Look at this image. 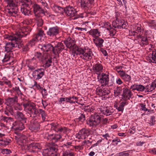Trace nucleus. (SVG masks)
Returning <instances> with one entry per match:
<instances>
[{"mask_svg":"<svg viewBox=\"0 0 156 156\" xmlns=\"http://www.w3.org/2000/svg\"><path fill=\"white\" fill-rule=\"evenodd\" d=\"M139 105L141 107V108L140 109L142 111H144V112H146L148 111V112H149L150 110L148 109L146 107V105L143 103H140Z\"/></svg>","mask_w":156,"mask_h":156,"instance_id":"nucleus-58","label":"nucleus"},{"mask_svg":"<svg viewBox=\"0 0 156 156\" xmlns=\"http://www.w3.org/2000/svg\"><path fill=\"white\" fill-rule=\"evenodd\" d=\"M33 8V12L36 16H40L44 8L35 2L33 3L31 6Z\"/></svg>","mask_w":156,"mask_h":156,"instance_id":"nucleus-14","label":"nucleus"},{"mask_svg":"<svg viewBox=\"0 0 156 156\" xmlns=\"http://www.w3.org/2000/svg\"><path fill=\"white\" fill-rule=\"evenodd\" d=\"M75 51H73V56L74 54L82 55L80 56L81 58L87 61H90L92 58L93 54L91 50L90 49H84L80 47H76L75 48Z\"/></svg>","mask_w":156,"mask_h":156,"instance_id":"nucleus-2","label":"nucleus"},{"mask_svg":"<svg viewBox=\"0 0 156 156\" xmlns=\"http://www.w3.org/2000/svg\"><path fill=\"white\" fill-rule=\"evenodd\" d=\"M93 41L98 47L101 48L103 47V44L104 42V40L99 37L93 38Z\"/></svg>","mask_w":156,"mask_h":156,"instance_id":"nucleus-31","label":"nucleus"},{"mask_svg":"<svg viewBox=\"0 0 156 156\" xmlns=\"http://www.w3.org/2000/svg\"><path fill=\"white\" fill-rule=\"evenodd\" d=\"M21 6H31L33 3L31 0H21Z\"/></svg>","mask_w":156,"mask_h":156,"instance_id":"nucleus-44","label":"nucleus"},{"mask_svg":"<svg viewBox=\"0 0 156 156\" xmlns=\"http://www.w3.org/2000/svg\"><path fill=\"white\" fill-rule=\"evenodd\" d=\"M145 89H146V87H145L142 85L137 84V90L138 91H143Z\"/></svg>","mask_w":156,"mask_h":156,"instance_id":"nucleus-61","label":"nucleus"},{"mask_svg":"<svg viewBox=\"0 0 156 156\" xmlns=\"http://www.w3.org/2000/svg\"><path fill=\"white\" fill-rule=\"evenodd\" d=\"M133 94L130 90L126 86L123 88V92L122 95V99L126 101L127 100H130L132 98Z\"/></svg>","mask_w":156,"mask_h":156,"instance_id":"nucleus-16","label":"nucleus"},{"mask_svg":"<svg viewBox=\"0 0 156 156\" xmlns=\"http://www.w3.org/2000/svg\"><path fill=\"white\" fill-rule=\"evenodd\" d=\"M67 129V128L66 127H62L59 126L58 129V132L64 133L66 132Z\"/></svg>","mask_w":156,"mask_h":156,"instance_id":"nucleus-59","label":"nucleus"},{"mask_svg":"<svg viewBox=\"0 0 156 156\" xmlns=\"http://www.w3.org/2000/svg\"><path fill=\"white\" fill-rule=\"evenodd\" d=\"M60 28L57 26H55L49 28L47 32V34L48 37H56L60 33Z\"/></svg>","mask_w":156,"mask_h":156,"instance_id":"nucleus-12","label":"nucleus"},{"mask_svg":"<svg viewBox=\"0 0 156 156\" xmlns=\"http://www.w3.org/2000/svg\"><path fill=\"white\" fill-rule=\"evenodd\" d=\"M76 97L74 96H73L72 97H66L65 98V100L66 102H69L71 104H74L75 103V102H74V101L72 100V99H76Z\"/></svg>","mask_w":156,"mask_h":156,"instance_id":"nucleus-51","label":"nucleus"},{"mask_svg":"<svg viewBox=\"0 0 156 156\" xmlns=\"http://www.w3.org/2000/svg\"><path fill=\"white\" fill-rule=\"evenodd\" d=\"M112 26L114 28L118 29H127L128 24L123 20H119L117 18L112 23Z\"/></svg>","mask_w":156,"mask_h":156,"instance_id":"nucleus-8","label":"nucleus"},{"mask_svg":"<svg viewBox=\"0 0 156 156\" xmlns=\"http://www.w3.org/2000/svg\"><path fill=\"white\" fill-rule=\"evenodd\" d=\"M4 78L5 79V80L3 79V78L2 79L4 80L3 82H4L5 84L7 85L9 87L11 88L12 87V84L11 81L8 80L7 79H5V77H4Z\"/></svg>","mask_w":156,"mask_h":156,"instance_id":"nucleus-57","label":"nucleus"},{"mask_svg":"<svg viewBox=\"0 0 156 156\" xmlns=\"http://www.w3.org/2000/svg\"><path fill=\"white\" fill-rule=\"evenodd\" d=\"M156 53L155 51H153L152 54V57L150 59L151 62L154 63H156Z\"/></svg>","mask_w":156,"mask_h":156,"instance_id":"nucleus-55","label":"nucleus"},{"mask_svg":"<svg viewBox=\"0 0 156 156\" xmlns=\"http://www.w3.org/2000/svg\"><path fill=\"white\" fill-rule=\"evenodd\" d=\"M33 87H35L38 90H42L43 88L41 87L39 84H38L36 81H34V84Z\"/></svg>","mask_w":156,"mask_h":156,"instance_id":"nucleus-60","label":"nucleus"},{"mask_svg":"<svg viewBox=\"0 0 156 156\" xmlns=\"http://www.w3.org/2000/svg\"><path fill=\"white\" fill-rule=\"evenodd\" d=\"M94 0H81V6L83 9H87L92 7Z\"/></svg>","mask_w":156,"mask_h":156,"instance_id":"nucleus-27","label":"nucleus"},{"mask_svg":"<svg viewBox=\"0 0 156 156\" xmlns=\"http://www.w3.org/2000/svg\"><path fill=\"white\" fill-rule=\"evenodd\" d=\"M103 66L102 64L98 62L94 64L92 67L93 72L98 75H100L103 72Z\"/></svg>","mask_w":156,"mask_h":156,"instance_id":"nucleus-21","label":"nucleus"},{"mask_svg":"<svg viewBox=\"0 0 156 156\" xmlns=\"http://www.w3.org/2000/svg\"><path fill=\"white\" fill-rule=\"evenodd\" d=\"M40 122L36 120L31 122L29 126V129L32 131H37L40 129Z\"/></svg>","mask_w":156,"mask_h":156,"instance_id":"nucleus-26","label":"nucleus"},{"mask_svg":"<svg viewBox=\"0 0 156 156\" xmlns=\"http://www.w3.org/2000/svg\"><path fill=\"white\" fill-rule=\"evenodd\" d=\"M98 81L101 84V86H106L108 84L109 81V76L104 73H102L101 76H98Z\"/></svg>","mask_w":156,"mask_h":156,"instance_id":"nucleus-19","label":"nucleus"},{"mask_svg":"<svg viewBox=\"0 0 156 156\" xmlns=\"http://www.w3.org/2000/svg\"><path fill=\"white\" fill-rule=\"evenodd\" d=\"M128 104V102L125 101V102H122L120 103V105L119 106L117 105L115 107H116V109L118 112H121L122 113L124 110V107L125 105H127Z\"/></svg>","mask_w":156,"mask_h":156,"instance_id":"nucleus-39","label":"nucleus"},{"mask_svg":"<svg viewBox=\"0 0 156 156\" xmlns=\"http://www.w3.org/2000/svg\"><path fill=\"white\" fill-rule=\"evenodd\" d=\"M80 114V115L76 119L78 120L79 121L83 122L86 120L85 115L83 113H81Z\"/></svg>","mask_w":156,"mask_h":156,"instance_id":"nucleus-52","label":"nucleus"},{"mask_svg":"<svg viewBox=\"0 0 156 156\" xmlns=\"http://www.w3.org/2000/svg\"><path fill=\"white\" fill-rule=\"evenodd\" d=\"M7 4L6 11L11 16L16 17L18 14L19 9L17 5L18 0H6Z\"/></svg>","mask_w":156,"mask_h":156,"instance_id":"nucleus-3","label":"nucleus"},{"mask_svg":"<svg viewBox=\"0 0 156 156\" xmlns=\"http://www.w3.org/2000/svg\"><path fill=\"white\" fill-rule=\"evenodd\" d=\"M5 114L8 116L10 115H13V109L12 106L9 105H6L4 111Z\"/></svg>","mask_w":156,"mask_h":156,"instance_id":"nucleus-35","label":"nucleus"},{"mask_svg":"<svg viewBox=\"0 0 156 156\" xmlns=\"http://www.w3.org/2000/svg\"><path fill=\"white\" fill-rule=\"evenodd\" d=\"M15 139L17 140V144L22 147L27 146L28 144L26 141L27 139V136L23 135L20 136H16Z\"/></svg>","mask_w":156,"mask_h":156,"instance_id":"nucleus-18","label":"nucleus"},{"mask_svg":"<svg viewBox=\"0 0 156 156\" xmlns=\"http://www.w3.org/2000/svg\"><path fill=\"white\" fill-rule=\"evenodd\" d=\"M51 43L53 44V48L52 49V51L55 55L60 53L62 51L65 49L63 44L61 42H58L54 41L52 42Z\"/></svg>","mask_w":156,"mask_h":156,"instance_id":"nucleus-9","label":"nucleus"},{"mask_svg":"<svg viewBox=\"0 0 156 156\" xmlns=\"http://www.w3.org/2000/svg\"><path fill=\"white\" fill-rule=\"evenodd\" d=\"M123 90L122 86H117L114 90V95L115 97L120 95Z\"/></svg>","mask_w":156,"mask_h":156,"instance_id":"nucleus-38","label":"nucleus"},{"mask_svg":"<svg viewBox=\"0 0 156 156\" xmlns=\"http://www.w3.org/2000/svg\"><path fill=\"white\" fill-rule=\"evenodd\" d=\"M135 28V32L136 34L135 35L138 38L139 36H140V35H142L143 34L144 32L143 30L142 29L141 26L140 27H137L136 28Z\"/></svg>","mask_w":156,"mask_h":156,"instance_id":"nucleus-41","label":"nucleus"},{"mask_svg":"<svg viewBox=\"0 0 156 156\" xmlns=\"http://www.w3.org/2000/svg\"><path fill=\"white\" fill-rule=\"evenodd\" d=\"M72 143L71 142L67 141L65 142L64 144H63V146L66 147L67 148H69L70 146H72Z\"/></svg>","mask_w":156,"mask_h":156,"instance_id":"nucleus-62","label":"nucleus"},{"mask_svg":"<svg viewBox=\"0 0 156 156\" xmlns=\"http://www.w3.org/2000/svg\"><path fill=\"white\" fill-rule=\"evenodd\" d=\"M0 144L2 145H8L11 142V140L8 137L4 138L0 140Z\"/></svg>","mask_w":156,"mask_h":156,"instance_id":"nucleus-43","label":"nucleus"},{"mask_svg":"<svg viewBox=\"0 0 156 156\" xmlns=\"http://www.w3.org/2000/svg\"><path fill=\"white\" fill-rule=\"evenodd\" d=\"M63 42L67 48L72 49L73 54V51H76L75 48L76 47H78L76 44V41L75 39L70 37L66 39Z\"/></svg>","mask_w":156,"mask_h":156,"instance_id":"nucleus-7","label":"nucleus"},{"mask_svg":"<svg viewBox=\"0 0 156 156\" xmlns=\"http://www.w3.org/2000/svg\"><path fill=\"white\" fill-rule=\"evenodd\" d=\"M146 86V89L147 92H151L154 90L156 87V80H154L153 82L151 85Z\"/></svg>","mask_w":156,"mask_h":156,"instance_id":"nucleus-40","label":"nucleus"},{"mask_svg":"<svg viewBox=\"0 0 156 156\" xmlns=\"http://www.w3.org/2000/svg\"><path fill=\"white\" fill-rule=\"evenodd\" d=\"M17 43L18 44H17V46H17V47L21 49L22 51L26 52L29 50L30 48L28 47V44H27L25 45H23V42L21 39L18 42H17Z\"/></svg>","mask_w":156,"mask_h":156,"instance_id":"nucleus-33","label":"nucleus"},{"mask_svg":"<svg viewBox=\"0 0 156 156\" xmlns=\"http://www.w3.org/2000/svg\"><path fill=\"white\" fill-rule=\"evenodd\" d=\"M107 25L108 26V27L107 28L108 30H109L110 35L111 36H114L116 33V30L112 27L111 25L109 23H107Z\"/></svg>","mask_w":156,"mask_h":156,"instance_id":"nucleus-42","label":"nucleus"},{"mask_svg":"<svg viewBox=\"0 0 156 156\" xmlns=\"http://www.w3.org/2000/svg\"><path fill=\"white\" fill-rule=\"evenodd\" d=\"M41 52V50L39 49V51H37L35 53V56L39 61H43L44 59L48 58L49 54L48 53L42 52V54Z\"/></svg>","mask_w":156,"mask_h":156,"instance_id":"nucleus-25","label":"nucleus"},{"mask_svg":"<svg viewBox=\"0 0 156 156\" xmlns=\"http://www.w3.org/2000/svg\"><path fill=\"white\" fill-rule=\"evenodd\" d=\"M61 138L62 136L60 134L54 133L49 134L46 137L47 140L51 142L48 143L51 156L59 155L57 148L58 146L55 143L59 141Z\"/></svg>","mask_w":156,"mask_h":156,"instance_id":"nucleus-1","label":"nucleus"},{"mask_svg":"<svg viewBox=\"0 0 156 156\" xmlns=\"http://www.w3.org/2000/svg\"><path fill=\"white\" fill-rule=\"evenodd\" d=\"M99 109L101 113L106 116L110 115L113 112V110L108 107H102L99 108Z\"/></svg>","mask_w":156,"mask_h":156,"instance_id":"nucleus-30","label":"nucleus"},{"mask_svg":"<svg viewBox=\"0 0 156 156\" xmlns=\"http://www.w3.org/2000/svg\"><path fill=\"white\" fill-rule=\"evenodd\" d=\"M65 13L67 16H69L73 20H76L83 17L82 14H78L76 11L72 6L69 5L66 7Z\"/></svg>","mask_w":156,"mask_h":156,"instance_id":"nucleus-6","label":"nucleus"},{"mask_svg":"<svg viewBox=\"0 0 156 156\" xmlns=\"http://www.w3.org/2000/svg\"><path fill=\"white\" fill-rule=\"evenodd\" d=\"M23 123V122H20L18 125H17V126L16 128V129L20 130H22L24 129L25 126Z\"/></svg>","mask_w":156,"mask_h":156,"instance_id":"nucleus-54","label":"nucleus"},{"mask_svg":"<svg viewBox=\"0 0 156 156\" xmlns=\"http://www.w3.org/2000/svg\"><path fill=\"white\" fill-rule=\"evenodd\" d=\"M27 149L31 152H35L38 151V150L42 148L41 146L39 143L31 144L27 146Z\"/></svg>","mask_w":156,"mask_h":156,"instance_id":"nucleus-24","label":"nucleus"},{"mask_svg":"<svg viewBox=\"0 0 156 156\" xmlns=\"http://www.w3.org/2000/svg\"><path fill=\"white\" fill-rule=\"evenodd\" d=\"M44 16H47L48 17H50L51 18H52L54 16V15L51 14L50 13H49L46 10H45V9H44L41 15L40 16L43 17Z\"/></svg>","mask_w":156,"mask_h":156,"instance_id":"nucleus-49","label":"nucleus"},{"mask_svg":"<svg viewBox=\"0 0 156 156\" xmlns=\"http://www.w3.org/2000/svg\"><path fill=\"white\" fill-rule=\"evenodd\" d=\"M52 58L50 57L49 55L48 56V58L44 59L45 60V63L44 64L45 68H48L51 65V64L52 63Z\"/></svg>","mask_w":156,"mask_h":156,"instance_id":"nucleus-45","label":"nucleus"},{"mask_svg":"<svg viewBox=\"0 0 156 156\" xmlns=\"http://www.w3.org/2000/svg\"><path fill=\"white\" fill-rule=\"evenodd\" d=\"M90 132L89 129L83 128L76 134V137L79 139H85L90 135Z\"/></svg>","mask_w":156,"mask_h":156,"instance_id":"nucleus-11","label":"nucleus"},{"mask_svg":"<svg viewBox=\"0 0 156 156\" xmlns=\"http://www.w3.org/2000/svg\"><path fill=\"white\" fill-rule=\"evenodd\" d=\"M12 119H13L11 117H6L2 116V118L1 119V120L3 121L6 123H7L9 122V121H11Z\"/></svg>","mask_w":156,"mask_h":156,"instance_id":"nucleus-56","label":"nucleus"},{"mask_svg":"<svg viewBox=\"0 0 156 156\" xmlns=\"http://www.w3.org/2000/svg\"><path fill=\"white\" fill-rule=\"evenodd\" d=\"M102 119L103 115L98 113H94L86 120V124L90 127H96L100 123Z\"/></svg>","mask_w":156,"mask_h":156,"instance_id":"nucleus-4","label":"nucleus"},{"mask_svg":"<svg viewBox=\"0 0 156 156\" xmlns=\"http://www.w3.org/2000/svg\"><path fill=\"white\" fill-rule=\"evenodd\" d=\"M45 70L43 68H41L35 70L33 72L32 75L33 78L36 80L41 79L44 75Z\"/></svg>","mask_w":156,"mask_h":156,"instance_id":"nucleus-13","label":"nucleus"},{"mask_svg":"<svg viewBox=\"0 0 156 156\" xmlns=\"http://www.w3.org/2000/svg\"><path fill=\"white\" fill-rule=\"evenodd\" d=\"M42 16H36V20L38 27H41L44 24V21L41 18Z\"/></svg>","mask_w":156,"mask_h":156,"instance_id":"nucleus-48","label":"nucleus"},{"mask_svg":"<svg viewBox=\"0 0 156 156\" xmlns=\"http://www.w3.org/2000/svg\"><path fill=\"white\" fill-rule=\"evenodd\" d=\"M22 99L23 101L21 103H19L18 102L16 104L17 105L16 108L18 110L21 111L22 110L21 106L23 105L24 108L23 110L26 112L30 100L29 99H26L25 98H23Z\"/></svg>","mask_w":156,"mask_h":156,"instance_id":"nucleus-22","label":"nucleus"},{"mask_svg":"<svg viewBox=\"0 0 156 156\" xmlns=\"http://www.w3.org/2000/svg\"><path fill=\"white\" fill-rule=\"evenodd\" d=\"M10 57L9 55H5L4 59L2 60L3 63L7 62L10 60Z\"/></svg>","mask_w":156,"mask_h":156,"instance_id":"nucleus-63","label":"nucleus"},{"mask_svg":"<svg viewBox=\"0 0 156 156\" xmlns=\"http://www.w3.org/2000/svg\"><path fill=\"white\" fill-rule=\"evenodd\" d=\"M88 33L93 37V38L99 37L101 35V32L98 31V29H91Z\"/></svg>","mask_w":156,"mask_h":156,"instance_id":"nucleus-36","label":"nucleus"},{"mask_svg":"<svg viewBox=\"0 0 156 156\" xmlns=\"http://www.w3.org/2000/svg\"><path fill=\"white\" fill-rule=\"evenodd\" d=\"M15 119L20 122L27 123V118L25 115L22 112L17 111L14 114Z\"/></svg>","mask_w":156,"mask_h":156,"instance_id":"nucleus-15","label":"nucleus"},{"mask_svg":"<svg viewBox=\"0 0 156 156\" xmlns=\"http://www.w3.org/2000/svg\"><path fill=\"white\" fill-rule=\"evenodd\" d=\"M121 79L126 83H129L131 80V77L130 75L127 74L125 71L119 70L118 71Z\"/></svg>","mask_w":156,"mask_h":156,"instance_id":"nucleus-20","label":"nucleus"},{"mask_svg":"<svg viewBox=\"0 0 156 156\" xmlns=\"http://www.w3.org/2000/svg\"><path fill=\"white\" fill-rule=\"evenodd\" d=\"M129 154L127 151H124L120 152L118 154V156H129Z\"/></svg>","mask_w":156,"mask_h":156,"instance_id":"nucleus-64","label":"nucleus"},{"mask_svg":"<svg viewBox=\"0 0 156 156\" xmlns=\"http://www.w3.org/2000/svg\"><path fill=\"white\" fill-rule=\"evenodd\" d=\"M39 115H38V116H39L40 115H41L42 120L43 121H45L46 119V117H47V115L46 112L45 111L41 109H39Z\"/></svg>","mask_w":156,"mask_h":156,"instance_id":"nucleus-46","label":"nucleus"},{"mask_svg":"<svg viewBox=\"0 0 156 156\" xmlns=\"http://www.w3.org/2000/svg\"><path fill=\"white\" fill-rule=\"evenodd\" d=\"M111 91L107 89H101L100 87H98L96 90V94L102 98V99L105 100L109 98V94Z\"/></svg>","mask_w":156,"mask_h":156,"instance_id":"nucleus-10","label":"nucleus"},{"mask_svg":"<svg viewBox=\"0 0 156 156\" xmlns=\"http://www.w3.org/2000/svg\"><path fill=\"white\" fill-rule=\"evenodd\" d=\"M51 129L52 130H54L56 132H58V129L59 128V125L57 123H51Z\"/></svg>","mask_w":156,"mask_h":156,"instance_id":"nucleus-47","label":"nucleus"},{"mask_svg":"<svg viewBox=\"0 0 156 156\" xmlns=\"http://www.w3.org/2000/svg\"><path fill=\"white\" fill-rule=\"evenodd\" d=\"M17 42H7L6 43L5 47V51L8 52L10 51L13 48L17 47Z\"/></svg>","mask_w":156,"mask_h":156,"instance_id":"nucleus-32","label":"nucleus"},{"mask_svg":"<svg viewBox=\"0 0 156 156\" xmlns=\"http://www.w3.org/2000/svg\"><path fill=\"white\" fill-rule=\"evenodd\" d=\"M39 110L35 103L30 101L25 112L30 115V117L34 118L39 115Z\"/></svg>","mask_w":156,"mask_h":156,"instance_id":"nucleus-5","label":"nucleus"},{"mask_svg":"<svg viewBox=\"0 0 156 156\" xmlns=\"http://www.w3.org/2000/svg\"><path fill=\"white\" fill-rule=\"evenodd\" d=\"M74 154L69 150H67L63 152L62 155V156H74Z\"/></svg>","mask_w":156,"mask_h":156,"instance_id":"nucleus-53","label":"nucleus"},{"mask_svg":"<svg viewBox=\"0 0 156 156\" xmlns=\"http://www.w3.org/2000/svg\"><path fill=\"white\" fill-rule=\"evenodd\" d=\"M48 147L43 150L42 154L43 156H51L49 145L47 144Z\"/></svg>","mask_w":156,"mask_h":156,"instance_id":"nucleus-50","label":"nucleus"},{"mask_svg":"<svg viewBox=\"0 0 156 156\" xmlns=\"http://www.w3.org/2000/svg\"><path fill=\"white\" fill-rule=\"evenodd\" d=\"M31 6H21V11L25 15H29L30 14Z\"/></svg>","mask_w":156,"mask_h":156,"instance_id":"nucleus-37","label":"nucleus"},{"mask_svg":"<svg viewBox=\"0 0 156 156\" xmlns=\"http://www.w3.org/2000/svg\"><path fill=\"white\" fill-rule=\"evenodd\" d=\"M149 32L148 31H147L145 32L144 36L140 35V36H139V38L141 39L140 44L141 46L147 45L149 44L148 40L147 39V38L150 37L148 35Z\"/></svg>","mask_w":156,"mask_h":156,"instance_id":"nucleus-28","label":"nucleus"},{"mask_svg":"<svg viewBox=\"0 0 156 156\" xmlns=\"http://www.w3.org/2000/svg\"><path fill=\"white\" fill-rule=\"evenodd\" d=\"M45 35L44 31L42 30H40L37 34L33 35L32 38L37 42L39 40L41 41Z\"/></svg>","mask_w":156,"mask_h":156,"instance_id":"nucleus-29","label":"nucleus"},{"mask_svg":"<svg viewBox=\"0 0 156 156\" xmlns=\"http://www.w3.org/2000/svg\"><path fill=\"white\" fill-rule=\"evenodd\" d=\"M53 44L51 43H46L42 44H39L38 48L40 49L41 52L48 53V52L52 51V49L53 48Z\"/></svg>","mask_w":156,"mask_h":156,"instance_id":"nucleus-17","label":"nucleus"},{"mask_svg":"<svg viewBox=\"0 0 156 156\" xmlns=\"http://www.w3.org/2000/svg\"><path fill=\"white\" fill-rule=\"evenodd\" d=\"M17 36H15L9 35L8 39L11 41H14V42H18L19 40H20V38L23 37V35L20 34H18L16 35Z\"/></svg>","mask_w":156,"mask_h":156,"instance_id":"nucleus-34","label":"nucleus"},{"mask_svg":"<svg viewBox=\"0 0 156 156\" xmlns=\"http://www.w3.org/2000/svg\"><path fill=\"white\" fill-rule=\"evenodd\" d=\"M5 104L12 106L18 102V97L16 95L13 97H8L7 98L5 99Z\"/></svg>","mask_w":156,"mask_h":156,"instance_id":"nucleus-23","label":"nucleus"}]
</instances>
